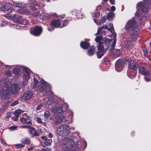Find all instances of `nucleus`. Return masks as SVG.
I'll use <instances>...</instances> for the list:
<instances>
[{
	"mask_svg": "<svg viewBox=\"0 0 151 151\" xmlns=\"http://www.w3.org/2000/svg\"><path fill=\"white\" fill-rule=\"evenodd\" d=\"M10 116H11L10 114V113H9L8 115L6 116V117L7 118H9V117H10Z\"/></svg>",
	"mask_w": 151,
	"mask_h": 151,
	"instance_id": "nucleus-63",
	"label": "nucleus"
},
{
	"mask_svg": "<svg viewBox=\"0 0 151 151\" xmlns=\"http://www.w3.org/2000/svg\"><path fill=\"white\" fill-rule=\"evenodd\" d=\"M92 16L93 18H97L99 16L100 14L99 12H97L94 13H93Z\"/></svg>",
	"mask_w": 151,
	"mask_h": 151,
	"instance_id": "nucleus-34",
	"label": "nucleus"
},
{
	"mask_svg": "<svg viewBox=\"0 0 151 151\" xmlns=\"http://www.w3.org/2000/svg\"><path fill=\"white\" fill-rule=\"evenodd\" d=\"M108 26L109 27L108 28V30L110 31L111 33L112 34L114 35V37L113 38L114 40L113 42L112 45V47H114L116 43V34L114 30L113 25L111 23H110L109 25Z\"/></svg>",
	"mask_w": 151,
	"mask_h": 151,
	"instance_id": "nucleus-9",
	"label": "nucleus"
},
{
	"mask_svg": "<svg viewBox=\"0 0 151 151\" xmlns=\"http://www.w3.org/2000/svg\"><path fill=\"white\" fill-rule=\"evenodd\" d=\"M7 24V23L6 22L4 21L0 24V26L1 27H3L6 26Z\"/></svg>",
	"mask_w": 151,
	"mask_h": 151,
	"instance_id": "nucleus-44",
	"label": "nucleus"
},
{
	"mask_svg": "<svg viewBox=\"0 0 151 151\" xmlns=\"http://www.w3.org/2000/svg\"><path fill=\"white\" fill-rule=\"evenodd\" d=\"M23 111L20 109L16 110L14 112L15 116L16 118H18L20 114Z\"/></svg>",
	"mask_w": 151,
	"mask_h": 151,
	"instance_id": "nucleus-30",
	"label": "nucleus"
},
{
	"mask_svg": "<svg viewBox=\"0 0 151 151\" xmlns=\"http://www.w3.org/2000/svg\"><path fill=\"white\" fill-rule=\"evenodd\" d=\"M128 69H137L139 67L138 64L134 60H128Z\"/></svg>",
	"mask_w": 151,
	"mask_h": 151,
	"instance_id": "nucleus-11",
	"label": "nucleus"
},
{
	"mask_svg": "<svg viewBox=\"0 0 151 151\" xmlns=\"http://www.w3.org/2000/svg\"><path fill=\"white\" fill-rule=\"evenodd\" d=\"M115 9H116V8L114 6H112L111 7V9H110L111 11H115Z\"/></svg>",
	"mask_w": 151,
	"mask_h": 151,
	"instance_id": "nucleus-51",
	"label": "nucleus"
},
{
	"mask_svg": "<svg viewBox=\"0 0 151 151\" xmlns=\"http://www.w3.org/2000/svg\"><path fill=\"white\" fill-rule=\"evenodd\" d=\"M17 128V127L15 126H13L9 127V129L11 131H13L14 130L16 129Z\"/></svg>",
	"mask_w": 151,
	"mask_h": 151,
	"instance_id": "nucleus-41",
	"label": "nucleus"
},
{
	"mask_svg": "<svg viewBox=\"0 0 151 151\" xmlns=\"http://www.w3.org/2000/svg\"><path fill=\"white\" fill-rule=\"evenodd\" d=\"M21 142L26 145L29 144L31 142L30 139L27 137H25L22 139Z\"/></svg>",
	"mask_w": 151,
	"mask_h": 151,
	"instance_id": "nucleus-26",
	"label": "nucleus"
},
{
	"mask_svg": "<svg viewBox=\"0 0 151 151\" xmlns=\"http://www.w3.org/2000/svg\"><path fill=\"white\" fill-rule=\"evenodd\" d=\"M125 28L127 30L132 31L131 36L132 39V41H128L127 42V45H130L134 43V41L137 39L138 37L139 33L138 28L137 26V23L134 19L129 20L126 24Z\"/></svg>",
	"mask_w": 151,
	"mask_h": 151,
	"instance_id": "nucleus-2",
	"label": "nucleus"
},
{
	"mask_svg": "<svg viewBox=\"0 0 151 151\" xmlns=\"http://www.w3.org/2000/svg\"><path fill=\"white\" fill-rule=\"evenodd\" d=\"M33 93L30 91H27L25 92L23 95L21 96V99L24 100H28L32 98Z\"/></svg>",
	"mask_w": 151,
	"mask_h": 151,
	"instance_id": "nucleus-14",
	"label": "nucleus"
},
{
	"mask_svg": "<svg viewBox=\"0 0 151 151\" xmlns=\"http://www.w3.org/2000/svg\"><path fill=\"white\" fill-rule=\"evenodd\" d=\"M11 74V72L9 71H7L5 73L6 75L8 77L10 76Z\"/></svg>",
	"mask_w": 151,
	"mask_h": 151,
	"instance_id": "nucleus-47",
	"label": "nucleus"
},
{
	"mask_svg": "<svg viewBox=\"0 0 151 151\" xmlns=\"http://www.w3.org/2000/svg\"><path fill=\"white\" fill-rule=\"evenodd\" d=\"M143 1L147 4H149L151 2V0H143Z\"/></svg>",
	"mask_w": 151,
	"mask_h": 151,
	"instance_id": "nucleus-49",
	"label": "nucleus"
},
{
	"mask_svg": "<svg viewBox=\"0 0 151 151\" xmlns=\"http://www.w3.org/2000/svg\"><path fill=\"white\" fill-rule=\"evenodd\" d=\"M20 66H18L17 68L14 67L13 69V72L17 76L19 74Z\"/></svg>",
	"mask_w": 151,
	"mask_h": 151,
	"instance_id": "nucleus-28",
	"label": "nucleus"
},
{
	"mask_svg": "<svg viewBox=\"0 0 151 151\" xmlns=\"http://www.w3.org/2000/svg\"><path fill=\"white\" fill-rule=\"evenodd\" d=\"M37 90L40 92H44L46 93V95L48 96H50L52 94L50 90V86L47 84L46 82L43 80L41 81Z\"/></svg>",
	"mask_w": 151,
	"mask_h": 151,
	"instance_id": "nucleus-4",
	"label": "nucleus"
},
{
	"mask_svg": "<svg viewBox=\"0 0 151 151\" xmlns=\"http://www.w3.org/2000/svg\"><path fill=\"white\" fill-rule=\"evenodd\" d=\"M143 52L144 55L145 56L148 54V52L146 49H144L143 50Z\"/></svg>",
	"mask_w": 151,
	"mask_h": 151,
	"instance_id": "nucleus-50",
	"label": "nucleus"
},
{
	"mask_svg": "<svg viewBox=\"0 0 151 151\" xmlns=\"http://www.w3.org/2000/svg\"><path fill=\"white\" fill-rule=\"evenodd\" d=\"M24 71L23 76V79L27 81L29 78V74L31 73V71L29 69L24 66L21 67Z\"/></svg>",
	"mask_w": 151,
	"mask_h": 151,
	"instance_id": "nucleus-12",
	"label": "nucleus"
},
{
	"mask_svg": "<svg viewBox=\"0 0 151 151\" xmlns=\"http://www.w3.org/2000/svg\"><path fill=\"white\" fill-rule=\"evenodd\" d=\"M41 138L42 139L45 141L44 143L46 145H50L52 142V140L51 139H47L46 136H42Z\"/></svg>",
	"mask_w": 151,
	"mask_h": 151,
	"instance_id": "nucleus-20",
	"label": "nucleus"
},
{
	"mask_svg": "<svg viewBox=\"0 0 151 151\" xmlns=\"http://www.w3.org/2000/svg\"><path fill=\"white\" fill-rule=\"evenodd\" d=\"M137 69H128L127 73L128 77L130 78H134L137 75Z\"/></svg>",
	"mask_w": 151,
	"mask_h": 151,
	"instance_id": "nucleus-16",
	"label": "nucleus"
},
{
	"mask_svg": "<svg viewBox=\"0 0 151 151\" xmlns=\"http://www.w3.org/2000/svg\"><path fill=\"white\" fill-rule=\"evenodd\" d=\"M26 119H27V121H30V119H31V117L30 116H27V117L26 118Z\"/></svg>",
	"mask_w": 151,
	"mask_h": 151,
	"instance_id": "nucleus-60",
	"label": "nucleus"
},
{
	"mask_svg": "<svg viewBox=\"0 0 151 151\" xmlns=\"http://www.w3.org/2000/svg\"><path fill=\"white\" fill-rule=\"evenodd\" d=\"M21 122L23 124H32L31 121H27L26 118L22 117L21 118Z\"/></svg>",
	"mask_w": 151,
	"mask_h": 151,
	"instance_id": "nucleus-29",
	"label": "nucleus"
},
{
	"mask_svg": "<svg viewBox=\"0 0 151 151\" xmlns=\"http://www.w3.org/2000/svg\"><path fill=\"white\" fill-rule=\"evenodd\" d=\"M68 23V21L67 20H65L62 23L63 25H61V26H63V27L66 26Z\"/></svg>",
	"mask_w": 151,
	"mask_h": 151,
	"instance_id": "nucleus-38",
	"label": "nucleus"
},
{
	"mask_svg": "<svg viewBox=\"0 0 151 151\" xmlns=\"http://www.w3.org/2000/svg\"><path fill=\"white\" fill-rule=\"evenodd\" d=\"M48 136L50 138H52V137L53 135L51 133H50L49 134Z\"/></svg>",
	"mask_w": 151,
	"mask_h": 151,
	"instance_id": "nucleus-56",
	"label": "nucleus"
},
{
	"mask_svg": "<svg viewBox=\"0 0 151 151\" xmlns=\"http://www.w3.org/2000/svg\"><path fill=\"white\" fill-rule=\"evenodd\" d=\"M11 4L9 3H5V2L0 3V7L3 10H7L10 8Z\"/></svg>",
	"mask_w": 151,
	"mask_h": 151,
	"instance_id": "nucleus-18",
	"label": "nucleus"
},
{
	"mask_svg": "<svg viewBox=\"0 0 151 151\" xmlns=\"http://www.w3.org/2000/svg\"><path fill=\"white\" fill-rule=\"evenodd\" d=\"M44 115L45 119H47L50 116V114L48 111L46 110L45 111Z\"/></svg>",
	"mask_w": 151,
	"mask_h": 151,
	"instance_id": "nucleus-31",
	"label": "nucleus"
},
{
	"mask_svg": "<svg viewBox=\"0 0 151 151\" xmlns=\"http://www.w3.org/2000/svg\"><path fill=\"white\" fill-rule=\"evenodd\" d=\"M29 129L28 131V132L29 134L31 136L32 134H33L32 132L35 131V129L33 127L31 126V128H29Z\"/></svg>",
	"mask_w": 151,
	"mask_h": 151,
	"instance_id": "nucleus-33",
	"label": "nucleus"
},
{
	"mask_svg": "<svg viewBox=\"0 0 151 151\" xmlns=\"http://www.w3.org/2000/svg\"><path fill=\"white\" fill-rule=\"evenodd\" d=\"M74 144V142L73 139L66 138L62 141L61 145L65 151H69V150L71 149Z\"/></svg>",
	"mask_w": 151,
	"mask_h": 151,
	"instance_id": "nucleus-7",
	"label": "nucleus"
},
{
	"mask_svg": "<svg viewBox=\"0 0 151 151\" xmlns=\"http://www.w3.org/2000/svg\"><path fill=\"white\" fill-rule=\"evenodd\" d=\"M16 118L15 117H13L12 118V119L15 121H17V118Z\"/></svg>",
	"mask_w": 151,
	"mask_h": 151,
	"instance_id": "nucleus-59",
	"label": "nucleus"
},
{
	"mask_svg": "<svg viewBox=\"0 0 151 151\" xmlns=\"http://www.w3.org/2000/svg\"><path fill=\"white\" fill-rule=\"evenodd\" d=\"M4 16L9 19H12L14 17V15L11 14H5Z\"/></svg>",
	"mask_w": 151,
	"mask_h": 151,
	"instance_id": "nucleus-32",
	"label": "nucleus"
},
{
	"mask_svg": "<svg viewBox=\"0 0 151 151\" xmlns=\"http://www.w3.org/2000/svg\"><path fill=\"white\" fill-rule=\"evenodd\" d=\"M30 33L35 36L39 35L42 32V28L40 26H36L35 29L30 31Z\"/></svg>",
	"mask_w": 151,
	"mask_h": 151,
	"instance_id": "nucleus-15",
	"label": "nucleus"
},
{
	"mask_svg": "<svg viewBox=\"0 0 151 151\" xmlns=\"http://www.w3.org/2000/svg\"><path fill=\"white\" fill-rule=\"evenodd\" d=\"M139 72L144 76H150L151 75V69L149 70H147L144 66H142L139 69Z\"/></svg>",
	"mask_w": 151,
	"mask_h": 151,
	"instance_id": "nucleus-13",
	"label": "nucleus"
},
{
	"mask_svg": "<svg viewBox=\"0 0 151 151\" xmlns=\"http://www.w3.org/2000/svg\"><path fill=\"white\" fill-rule=\"evenodd\" d=\"M81 47L83 49H87L90 45V43L86 42H81L80 43Z\"/></svg>",
	"mask_w": 151,
	"mask_h": 151,
	"instance_id": "nucleus-22",
	"label": "nucleus"
},
{
	"mask_svg": "<svg viewBox=\"0 0 151 151\" xmlns=\"http://www.w3.org/2000/svg\"><path fill=\"white\" fill-rule=\"evenodd\" d=\"M33 149H34L33 147H28L27 149V150H28L29 151L32 150Z\"/></svg>",
	"mask_w": 151,
	"mask_h": 151,
	"instance_id": "nucleus-53",
	"label": "nucleus"
},
{
	"mask_svg": "<svg viewBox=\"0 0 151 151\" xmlns=\"http://www.w3.org/2000/svg\"><path fill=\"white\" fill-rule=\"evenodd\" d=\"M37 131L39 135L40 134H42V130L41 129H38L37 130Z\"/></svg>",
	"mask_w": 151,
	"mask_h": 151,
	"instance_id": "nucleus-52",
	"label": "nucleus"
},
{
	"mask_svg": "<svg viewBox=\"0 0 151 151\" xmlns=\"http://www.w3.org/2000/svg\"><path fill=\"white\" fill-rule=\"evenodd\" d=\"M83 14H81V16L80 17L78 16V18L80 19H82L83 18Z\"/></svg>",
	"mask_w": 151,
	"mask_h": 151,
	"instance_id": "nucleus-61",
	"label": "nucleus"
},
{
	"mask_svg": "<svg viewBox=\"0 0 151 151\" xmlns=\"http://www.w3.org/2000/svg\"><path fill=\"white\" fill-rule=\"evenodd\" d=\"M65 112L59 113L55 114L53 120L55 125H58L61 123L66 117Z\"/></svg>",
	"mask_w": 151,
	"mask_h": 151,
	"instance_id": "nucleus-8",
	"label": "nucleus"
},
{
	"mask_svg": "<svg viewBox=\"0 0 151 151\" xmlns=\"http://www.w3.org/2000/svg\"><path fill=\"white\" fill-rule=\"evenodd\" d=\"M1 143L4 145L6 144V142L3 139H1Z\"/></svg>",
	"mask_w": 151,
	"mask_h": 151,
	"instance_id": "nucleus-57",
	"label": "nucleus"
},
{
	"mask_svg": "<svg viewBox=\"0 0 151 151\" xmlns=\"http://www.w3.org/2000/svg\"><path fill=\"white\" fill-rule=\"evenodd\" d=\"M0 96L2 98L6 99L8 95L12 93L16 94L17 93L21 87L17 83H14L11 85L9 82L7 83H2L0 82Z\"/></svg>",
	"mask_w": 151,
	"mask_h": 151,
	"instance_id": "nucleus-1",
	"label": "nucleus"
},
{
	"mask_svg": "<svg viewBox=\"0 0 151 151\" xmlns=\"http://www.w3.org/2000/svg\"><path fill=\"white\" fill-rule=\"evenodd\" d=\"M38 12H37V13L35 15V16H37V17H39V16L38 15Z\"/></svg>",
	"mask_w": 151,
	"mask_h": 151,
	"instance_id": "nucleus-64",
	"label": "nucleus"
},
{
	"mask_svg": "<svg viewBox=\"0 0 151 151\" xmlns=\"http://www.w3.org/2000/svg\"><path fill=\"white\" fill-rule=\"evenodd\" d=\"M13 4L14 6L16 7H19L21 8L20 9L22 10V11H24L25 10V9L24 8H23V7L24 6L22 5V4L20 2L17 3L13 2Z\"/></svg>",
	"mask_w": 151,
	"mask_h": 151,
	"instance_id": "nucleus-24",
	"label": "nucleus"
},
{
	"mask_svg": "<svg viewBox=\"0 0 151 151\" xmlns=\"http://www.w3.org/2000/svg\"><path fill=\"white\" fill-rule=\"evenodd\" d=\"M62 111L61 107H55L53 108L52 109V112L54 113H56V114L59 113H62L61 112Z\"/></svg>",
	"mask_w": 151,
	"mask_h": 151,
	"instance_id": "nucleus-23",
	"label": "nucleus"
},
{
	"mask_svg": "<svg viewBox=\"0 0 151 151\" xmlns=\"http://www.w3.org/2000/svg\"><path fill=\"white\" fill-rule=\"evenodd\" d=\"M37 121V122L39 123H42V120L39 117H37L36 118Z\"/></svg>",
	"mask_w": 151,
	"mask_h": 151,
	"instance_id": "nucleus-48",
	"label": "nucleus"
},
{
	"mask_svg": "<svg viewBox=\"0 0 151 151\" xmlns=\"http://www.w3.org/2000/svg\"><path fill=\"white\" fill-rule=\"evenodd\" d=\"M137 6L139 9L141 11L137 10L135 14V16L138 18L139 19L142 20L143 19V15L141 14L142 12L146 13L148 12L149 9L148 7H147L144 5V4L142 2H139L137 3Z\"/></svg>",
	"mask_w": 151,
	"mask_h": 151,
	"instance_id": "nucleus-5",
	"label": "nucleus"
},
{
	"mask_svg": "<svg viewBox=\"0 0 151 151\" xmlns=\"http://www.w3.org/2000/svg\"><path fill=\"white\" fill-rule=\"evenodd\" d=\"M18 101H14L11 104V106H14L17 104H18Z\"/></svg>",
	"mask_w": 151,
	"mask_h": 151,
	"instance_id": "nucleus-46",
	"label": "nucleus"
},
{
	"mask_svg": "<svg viewBox=\"0 0 151 151\" xmlns=\"http://www.w3.org/2000/svg\"><path fill=\"white\" fill-rule=\"evenodd\" d=\"M124 64L123 59L119 60L117 61L115 65V69L116 71L120 72L122 69Z\"/></svg>",
	"mask_w": 151,
	"mask_h": 151,
	"instance_id": "nucleus-10",
	"label": "nucleus"
},
{
	"mask_svg": "<svg viewBox=\"0 0 151 151\" xmlns=\"http://www.w3.org/2000/svg\"><path fill=\"white\" fill-rule=\"evenodd\" d=\"M109 1L111 4H114L115 3V0H109Z\"/></svg>",
	"mask_w": 151,
	"mask_h": 151,
	"instance_id": "nucleus-54",
	"label": "nucleus"
},
{
	"mask_svg": "<svg viewBox=\"0 0 151 151\" xmlns=\"http://www.w3.org/2000/svg\"><path fill=\"white\" fill-rule=\"evenodd\" d=\"M51 25H52L54 27L62 28L63 26H61V22L59 20H54L51 22Z\"/></svg>",
	"mask_w": 151,
	"mask_h": 151,
	"instance_id": "nucleus-19",
	"label": "nucleus"
},
{
	"mask_svg": "<svg viewBox=\"0 0 151 151\" xmlns=\"http://www.w3.org/2000/svg\"><path fill=\"white\" fill-rule=\"evenodd\" d=\"M70 127L67 124H62L59 126L57 133L59 136L64 137L68 135L70 132Z\"/></svg>",
	"mask_w": 151,
	"mask_h": 151,
	"instance_id": "nucleus-6",
	"label": "nucleus"
},
{
	"mask_svg": "<svg viewBox=\"0 0 151 151\" xmlns=\"http://www.w3.org/2000/svg\"><path fill=\"white\" fill-rule=\"evenodd\" d=\"M34 133H33L31 136L32 137H34L35 136H37L39 135L37 131L35 129V131H34Z\"/></svg>",
	"mask_w": 151,
	"mask_h": 151,
	"instance_id": "nucleus-35",
	"label": "nucleus"
},
{
	"mask_svg": "<svg viewBox=\"0 0 151 151\" xmlns=\"http://www.w3.org/2000/svg\"><path fill=\"white\" fill-rule=\"evenodd\" d=\"M50 26L48 28V29L49 31H52L54 29V27L51 25V23L50 24Z\"/></svg>",
	"mask_w": 151,
	"mask_h": 151,
	"instance_id": "nucleus-39",
	"label": "nucleus"
},
{
	"mask_svg": "<svg viewBox=\"0 0 151 151\" xmlns=\"http://www.w3.org/2000/svg\"><path fill=\"white\" fill-rule=\"evenodd\" d=\"M108 27H107L106 25L104 24L103 25L102 27H101L98 28L97 32L95 35H97L99 34H100V32H101V30L102 29H108Z\"/></svg>",
	"mask_w": 151,
	"mask_h": 151,
	"instance_id": "nucleus-27",
	"label": "nucleus"
},
{
	"mask_svg": "<svg viewBox=\"0 0 151 151\" xmlns=\"http://www.w3.org/2000/svg\"><path fill=\"white\" fill-rule=\"evenodd\" d=\"M20 127L23 128H27L28 129L31 128V126L29 125H23L21 126Z\"/></svg>",
	"mask_w": 151,
	"mask_h": 151,
	"instance_id": "nucleus-45",
	"label": "nucleus"
},
{
	"mask_svg": "<svg viewBox=\"0 0 151 151\" xmlns=\"http://www.w3.org/2000/svg\"><path fill=\"white\" fill-rule=\"evenodd\" d=\"M106 33V32L105 31H102L101 33V32H100V34H101L104 35Z\"/></svg>",
	"mask_w": 151,
	"mask_h": 151,
	"instance_id": "nucleus-62",
	"label": "nucleus"
},
{
	"mask_svg": "<svg viewBox=\"0 0 151 151\" xmlns=\"http://www.w3.org/2000/svg\"><path fill=\"white\" fill-rule=\"evenodd\" d=\"M112 44L111 45V49L109 50L110 52H112V54L115 57L118 56L120 54V52L119 49H113L114 47H112ZM115 45L114 46L115 47Z\"/></svg>",
	"mask_w": 151,
	"mask_h": 151,
	"instance_id": "nucleus-17",
	"label": "nucleus"
},
{
	"mask_svg": "<svg viewBox=\"0 0 151 151\" xmlns=\"http://www.w3.org/2000/svg\"><path fill=\"white\" fill-rule=\"evenodd\" d=\"M144 79L146 82H150L151 81V77L147 76L144 77Z\"/></svg>",
	"mask_w": 151,
	"mask_h": 151,
	"instance_id": "nucleus-40",
	"label": "nucleus"
},
{
	"mask_svg": "<svg viewBox=\"0 0 151 151\" xmlns=\"http://www.w3.org/2000/svg\"><path fill=\"white\" fill-rule=\"evenodd\" d=\"M103 37L102 36H98L95 39V41L97 42H99L98 45L97 46L98 51L97 55L99 58H101L106 52L107 49L109 47L110 45V40L107 38H104V40L105 42L106 48H104L103 43L101 41H102Z\"/></svg>",
	"mask_w": 151,
	"mask_h": 151,
	"instance_id": "nucleus-3",
	"label": "nucleus"
},
{
	"mask_svg": "<svg viewBox=\"0 0 151 151\" xmlns=\"http://www.w3.org/2000/svg\"><path fill=\"white\" fill-rule=\"evenodd\" d=\"M42 104H39L38 106H37L36 108V110H40L42 109Z\"/></svg>",
	"mask_w": 151,
	"mask_h": 151,
	"instance_id": "nucleus-42",
	"label": "nucleus"
},
{
	"mask_svg": "<svg viewBox=\"0 0 151 151\" xmlns=\"http://www.w3.org/2000/svg\"><path fill=\"white\" fill-rule=\"evenodd\" d=\"M96 47L94 46L91 47L90 49L88 51V54L90 56L93 55L94 53Z\"/></svg>",
	"mask_w": 151,
	"mask_h": 151,
	"instance_id": "nucleus-21",
	"label": "nucleus"
},
{
	"mask_svg": "<svg viewBox=\"0 0 151 151\" xmlns=\"http://www.w3.org/2000/svg\"><path fill=\"white\" fill-rule=\"evenodd\" d=\"M34 83L33 85V87L35 88L37 86V84L38 83V81L35 79V77L34 78Z\"/></svg>",
	"mask_w": 151,
	"mask_h": 151,
	"instance_id": "nucleus-37",
	"label": "nucleus"
},
{
	"mask_svg": "<svg viewBox=\"0 0 151 151\" xmlns=\"http://www.w3.org/2000/svg\"><path fill=\"white\" fill-rule=\"evenodd\" d=\"M114 14L112 12H109L107 16V19L109 21H111L114 17Z\"/></svg>",
	"mask_w": 151,
	"mask_h": 151,
	"instance_id": "nucleus-25",
	"label": "nucleus"
},
{
	"mask_svg": "<svg viewBox=\"0 0 151 151\" xmlns=\"http://www.w3.org/2000/svg\"><path fill=\"white\" fill-rule=\"evenodd\" d=\"M15 146L16 148L17 149H19L24 147V145L21 144H18L15 145Z\"/></svg>",
	"mask_w": 151,
	"mask_h": 151,
	"instance_id": "nucleus-36",
	"label": "nucleus"
},
{
	"mask_svg": "<svg viewBox=\"0 0 151 151\" xmlns=\"http://www.w3.org/2000/svg\"><path fill=\"white\" fill-rule=\"evenodd\" d=\"M43 150H45V151H51V149L50 148H47V149H43Z\"/></svg>",
	"mask_w": 151,
	"mask_h": 151,
	"instance_id": "nucleus-55",
	"label": "nucleus"
},
{
	"mask_svg": "<svg viewBox=\"0 0 151 151\" xmlns=\"http://www.w3.org/2000/svg\"><path fill=\"white\" fill-rule=\"evenodd\" d=\"M107 0H102L101 4H104L107 1Z\"/></svg>",
	"mask_w": 151,
	"mask_h": 151,
	"instance_id": "nucleus-58",
	"label": "nucleus"
},
{
	"mask_svg": "<svg viewBox=\"0 0 151 151\" xmlns=\"http://www.w3.org/2000/svg\"><path fill=\"white\" fill-rule=\"evenodd\" d=\"M106 19L105 17H103L101 18V19L100 21V23H103L106 21Z\"/></svg>",
	"mask_w": 151,
	"mask_h": 151,
	"instance_id": "nucleus-43",
	"label": "nucleus"
}]
</instances>
